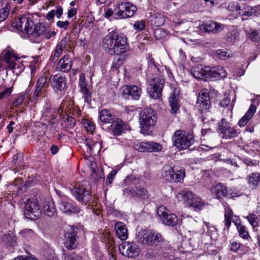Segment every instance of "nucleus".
Wrapping results in <instances>:
<instances>
[{
	"label": "nucleus",
	"mask_w": 260,
	"mask_h": 260,
	"mask_svg": "<svg viewBox=\"0 0 260 260\" xmlns=\"http://www.w3.org/2000/svg\"><path fill=\"white\" fill-rule=\"evenodd\" d=\"M87 183L86 181H83L77 183L71 189V192L75 199L85 203L88 202L91 199L89 190L85 187Z\"/></svg>",
	"instance_id": "9d476101"
},
{
	"label": "nucleus",
	"mask_w": 260,
	"mask_h": 260,
	"mask_svg": "<svg viewBox=\"0 0 260 260\" xmlns=\"http://www.w3.org/2000/svg\"><path fill=\"white\" fill-rule=\"evenodd\" d=\"M126 129V124L121 120H118L111 124L112 132L114 136L120 135Z\"/></svg>",
	"instance_id": "c756f323"
},
{
	"label": "nucleus",
	"mask_w": 260,
	"mask_h": 260,
	"mask_svg": "<svg viewBox=\"0 0 260 260\" xmlns=\"http://www.w3.org/2000/svg\"><path fill=\"white\" fill-rule=\"evenodd\" d=\"M139 179L134 175H130L125 178L124 180L125 185H135L137 184Z\"/></svg>",
	"instance_id": "603ef678"
},
{
	"label": "nucleus",
	"mask_w": 260,
	"mask_h": 260,
	"mask_svg": "<svg viewBox=\"0 0 260 260\" xmlns=\"http://www.w3.org/2000/svg\"><path fill=\"white\" fill-rule=\"evenodd\" d=\"M173 145L178 150H184L192 145L194 142L192 134L185 131L179 129L176 131L172 137Z\"/></svg>",
	"instance_id": "f03ea898"
},
{
	"label": "nucleus",
	"mask_w": 260,
	"mask_h": 260,
	"mask_svg": "<svg viewBox=\"0 0 260 260\" xmlns=\"http://www.w3.org/2000/svg\"><path fill=\"white\" fill-rule=\"evenodd\" d=\"M87 160L88 162H87V164L89 165L91 171L90 178H92L93 181L96 182L98 177L97 164L92 157H89Z\"/></svg>",
	"instance_id": "4c0bfd02"
},
{
	"label": "nucleus",
	"mask_w": 260,
	"mask_h": 260,
	"mask_svg": "<svg viewBox=\"0 0 260 260\" xmlns=\"http://www.w3.org/2000/svg\"><path fill=\"white\" fill-rule=\"evenodd\" d=\"M46 27L45 25L43 23H39L37 24L34 28V30L32 29V32L34 36H44L45 33L46 31Z\"/></svg>",
	"instance_id": "a19ab883"
},
{
	"label": "nucleus",
	"mask_w": 260,
	"mask_h": 260,
	"mask_svg": "<svg viewBox=\"0 0 260 260\" xmlns=\"http://www.w3.org/2000/svg\"><path fill=\"white\" fill-rule=\"evenodd\" d=\"M247 38L252 42L259 43L260 44V34L257 30H251L247 34Z\"/></svg>",
	"instance_id": "c03bdc74"
},
{
	"label": "nucleus",
	"mask_w": 260,
	"mask_h": 260,
	"mask_svg": "<svg viewBox=\"0 0 260 260\" xmlns=\"http://www.w3.org/2000/svg\"><path fill=\"white\" fill-rule=\"evenodd\" d=\"M113 118L114 116L107 110H102L100 113V119L102 122L111 123Z\"/></svg>",
	"instance_id": "58836bf2"
},
{
	"label": "nucleus",
	"mask_w": 260,
	"mask_h": 260,
	"mask_svg": "<svg viewBox=\"0 0 260 260\" xmlns=\"http://www.w3.org/2000/svg\"><path fill=\"white\" fill-rule=\"evenodd\" d=\"M190 24L191 23L187 21H179L175 23V26L182 31L187 30Z\"/></svg>",
	"instance_id": "09e8293b"
},
{
	"label": "nucleus",
	"mask_w": 260,
	"mask_h": 260,
	"mask_svg": "<svg viewBox=\"0 0 260 260\" xmlns=\"http://www.w3.org/2000/svg\"><path fill=\"white\" fill-rule=\"evenodd\" d=\"M72 61L68 55H64L58 61L56 69L58 71L61 72H69L72 67Z\"/></svg>",
	"instance_id": "5701e85b"
},
{
	"label": "nucleus",
	"mask_w": 260,
	"mask_h": 260,
	"mask_svg": "<svg viewBox=\"0 0 260 260\" xmlns=\"http://www.w3.org/2000/svg\"><path fill=\"white\" fill-rule=\"evenodd\" d=\"M256 107L254 105H251L245 114L239 120L238 124L240 127H243L251 119L256 111Z\"/></svg>",
	"instance_id": "cd10ccee"
},
{
	"label": "nucleus",
	"mask_w": 260,
	"mask_h": 260,
	"mask_svg": "<svg viewBox=\"0 0 260 260\" xmlns=\"http://www.w3.org/2000/svg\"><path fill=\"white\" fill-rule=\"evenodd\" d=\"M135 192L136 197L142 199H147L148 197L147 189L144 187L141 186H136Z\"/></svg>",
	"instance_id": "ea45409f"
},
{
	"label": "nucleus",
	"mask_w": 260,
	"mask_h": 260,
	"mask_svg": "<svg viewBox=\"0 0 260 260\" xmlns=\"http://www.w3.org/2000/svg\"><path fill=\"white\" fill-rule=\"evenodd\" d=\"M192 74L195 78L199 80H205L210 76L209 70L198 67L193 69Z\"/></svg>",
	"instance_id": "72a5a7b5"
},
{
	"label": "nucleus",
	"mask_w": 260,
	"mask_h": 260,
	"mask_svg": "<svg viewBox=\"0 0 260 260\" xmlns=\"http://www.w3.org/2000/svg\"><path fill=\"white\" fill-rule=\"evenodd\" d=\"M209 74L210 78H215L217 80L224 78L227 76L225 70L220 66H217L211 70H209Z\"/></svg>",
	"instance_id": "b1692460"
},
{
	"label": "nucleus",
	"mask_w": 260,
	"mask_h": 260,
	"mask_svg": "<svg viewBox=\"0 0 260 260\" xmlns=\"http://www.w3.org/2000/svg\"><path fill=\"white\" fill-rule=\"evenodd\" d=\"M136 239L143 245H155L161 241V235L155 231L142 230L136 234Z\"/></svg>",
	"instance_id": "20e7f679"
},
{
	"label": "nucleus",
	"mask_w": 260,
	"mask_h": 260,
	"mask_svg": "<svg viewBox=\"0 0 260 260\" xmlns=\"http://www.w3.org/2000/svg\"><path fill=\"white\" fill-rule=\"evenodd\" d=\"M172 182H180L185 177V169L179 166H174Z\"/></svg>",
	"instance_id": "f704fd0d"
},
{
	"label": "nucleus",
	"mask_w": 260,
	"mask_h": 260,
	"mask_svg": "<svg viewBox=\"0 0 260 260\" xmlns=\"http://www.w3.org/2000/svg\"><path fill=\"white\" fill-rule=\"evenodd\" d=\"M44 211L45 214L50 217L56 215V209L52 199H48L45 200L44 204Z\"/></svg>",
	"instance_id": "7c9ffc66"
},
{
	"label": "nucleus",
	"mask_w": 260,
	"mask_h": 260,
	"mask_svg": "<svg viewBox=\"0 0 260 260\" xmlns=\"http://www.w3.org/2000/svg\"><path fill=\"white\" fill-rule=\"evenodd\" d=\"M50 82L54 91L57 94H61L66 89L67 80L64 75L57 74L50 78Z\"/></svg>",
	"instance_id": "2eb2a0df"
},
{
	"label": "nucleus",
	"mask_w": 260,
	"mask_h": 260,
	"mask_svg": "<svg viewBox=\"0 0 260 260\" xmlns=\"http://www.w3.org/2000/svg\"><path fill=\"white\" fill-rule=\"evenodd\" d=\"M212 191L215 193L218 199L228 196L226 187L221 183L217 184L213 187Z\"/></svg>",
	"instance_id": "473e14b6"
},
{
	"label": "nucleus",
	"mask_w": 260,
	"mask_h": 260,
	"mask_svg": "<svg viewBox=\"0 0 260 260\" xmlns=\"http://www.w3.org/2000/svg\"><path fill=\"white\" fill-rule=\"evenodd\" d=\"M12 92V88H8L0 93V100L4 97L8 96Z\"/></svg>",
	"instance_id": "338daca9"
},
{
	"label": "nucleus",
	"mask_w": 260,
	"mask_h": 260,
	"mask_svg": "<svg viewBox=\"0 0 260 260\" xmlns=\"http://www.w3.org/2000/svg\"><path fill=\"white\" fill-rule=\"evenodd\" d=\"M164 86V80L160 77H154L149 83L148 92L151 98L159 100L162 96V90Z\"/></svg>",
	"instance_id": "1a4fd4ad"
},
{
	"label": "nucleus",
	"mask_w": 260,
	"mask_h": 260,
	"mask_svg": "<svg viewBox=\"0 0 260 260\" xmlns=\"http://www.w3.org/2000/svg\"><path fill=\"white\" fill-rule=\"evenodd\" d=\"M173 169L174 167H171L170 165L164 166L161 170V177L165 180L172 182L173 180Z\"/></svg>",
	"instance_id": "e433bc0d"
},
{
	"label": "nucleus",
	"mask_w": 260,
	"mask_h": 260,
	"mask_svg": "<svg viewBox=\"0 0 260 260\" xmlns=\"http://www.w3.org/2000/svg\"><path fill=\"white\" fill-rule=\"evenodd\" d=\"M218 124L217 132L222 136L223 139H231L237 137L240 133V131L236 126H231L224 118L221 119Z\"/></svg>",
	"instance_id": "6e6552de"
},
{
	"label": "nucleus",
	"mask_w": 260,
	"mask_h": 260,
	"mask_svg": "<svg viewBox=\"0 0 260 260\" xmlns=\"http://www.w3.org/2000/svg\"><path fill=\"white\" fill-rule=\"evenodd\" d=\"M239 32L237 30L229 31L225 36V40L231 44H234L238 40Z\"/></svg>",
	"instance_id": "79ce46f5"
},
{
	"label": "nucleus",
	"mask_w": 260,
	"mask_h": 260,
	"mask_svg": "<svg viewBox=\"0 0 260 260\" xmlns=\"http://www.w3.org/2000/svg\"><path fill=\"white\" fill-rule=\"evenodd\" d=\"M215 56L220 59L226 60L230 57H232L233 53L231 51L219 49L216 51Z\"/></svg>",
	"instance_id": "37998d69"
},
{
	"label": "nucleus",
	"mask_w": 260,
	"mask_h": 260,
	"mask_svg": "<svg viewBox=\"0 0 260 260\" xmlns=\"http://www.w3.org/2000/svg\"><path fill=\"white\" fill-rule=\"evenodd\" d=\"M120 252L124 256L129 258H136L140 253L139 246L133 242H124L119 247Z\"/></svg>",
	"instance_id": "9b49d317"
},
{
	"label": "nucleus",
	"mask_w": 260,
	"mask_h": 260,
	"mask_svg": "<svg viewBox=\"0 0 260 260\" xmlns=\"http://www.w3.org/2000/svg\"><path fill=\"white\" fill-rule=\"evenodd\" d=\"M79 86L80 87V92L83 95L84 101L87 103L91 104V92L89 86L85 81H79Z\"/></svg>",
	"instance_id": "bb28decb"
},
{
	"label": "nucleus",
	"mask_w": 260,
	"mask_h": 260,
	"mask_svg": "<svg viewBox=\"0 0 260 260\" xmlns=\"http://www.w3.org/2000/svg\"><path fill=\"white\" fill-rule=\"evenodd\" d=\"M157 215L163 224L168 226H174L178 223V218L173 213H171L164 206H160L157 210Z\"/></svg>",
	"instance_id": "f8f14e48"
},
{
	"label": "nucleus",
	"mask_w": 260,
	"mask_h": 260,
	"mask_svg": "<svg viewBox=\"0 0 260 260\" xmlns=\"http://www.w3.org/2000/svg\"><path fill=\"white\" fill-rule=\"evenodd\" d=\"M75 229L77 230L76 228L72 226L64 234L66 239L65 244L69 249L75 248L78 244L76 233L75 231Z\"/></svg>",
	"instance_id": "a211bd4d"
},
{
	"label": "nucleus",
	"mask_w": 260,
	"mask_h": 260,
	"mask_svg": "<svg viewBox=\"0 0 260 260\" xmlns=\"http://www.w3.org/2000/svg\"><path fill=\"white\" fill-rule=\"evenodd\" d=\"M145 22L143 20L137 21L134 24V27L137 32H140L145 29Z\"/></svg>",
	"instance_id": "13d9d810"
},
{
	"label": "nucleus",
	"mask_w": 260,
	"mask_h": 260,
	"mask_svg": "<svg viewBox=\"0 0 260 260\" xmlns=\"http://www.w3.org/2000/svg\"><path fill=\"white\" fill-rule=\"evenodd\" d=\"M248 185L252 189H256L260 184V173H252L246 177Z\"/></svg>",
	"instance_id": "c85d7f7f"
},
{
	"label": "nucleus",
	"mask_w": 260,
	"mask_h": 260,
	"mask_svg": "<svg viewBox=\"0 0 260 260\" xmlns=\"http://www.w3.org/2000/svg\"><path fill=\"white\" fill-rule=\"evenodd\" d=\"M200 29L205 32L217 33L223 29V26L220 23L211 21L209 22L204 23L200 26Z\"/></svg>",
	"instance_id": "4be33fe9"
},
{
	"label": "nucleus",
	"mask_w": 260,
	"mask_h": 260,
	"mask_svg": "<svg viewBox=\"0 0 260 260\" xmlns=\"http://www.w3.org/2000/svg\"><path fill=\"white\" fill-rule=\"evenodd\" d=\"M180 94V90L177 87L173 89V92L171 93L169 103L171 107V113L176 114L179 109V105L178 104V96Z\"/></svg>",
	"instance_id": "6ab92c4d"
},
{
	"label": "nucleus",
	"mask_w": 260,
	"mask_h": 260,
	"mask_svg": "<svg viewBox=\"0 0 260 260\" xmlns=\"http://www.w3.org/2000/svg\"><path fill=\"white\" fill-rule=\"evenodd\" d=\"M118 3L114 9L115 18L123 19L133 16L137 11L136 6L125 0H117Z\"/></svg>",
	"instance_id": "39448f33"
},
{
	"label": "nucleus",
	"mask_w": 260,
	"mask_h": 260,
	"mask_svg": "<svg viewBox=\"0 0 260 260\" xmlns=\"http://www.w3.org/2000/svg\"><path fill=\"white\" fill-rule=\"evenodd\" d=\"M12 25L23 33L30 34L32 32L34 23L27 17L22 16L16 18L12 23Z\"/></svg>",
	"instance_id": "ddd939ff"
},
{
	"label": "nucleus",
	"mask_w": 260,
	"mask_h": 260,
	"mask_svg": "<svg viewBox=\"0 0 260 260\" xmlns=\"http://www.w3.org/2000/svg\"><path fill=\"white\" fill-rule=\"evenodd\" d=\"M2 240L8 246H14L16 244L17 238L13 232L9 231L3 235Z\"/></svg>",
	"instance_id": "2f4dec72"
},
{
	"label": "nucleus",
	"mask_w": 260,
	"mask_h": 260,
	"mask_svg": "<svg viewBox=\"0 0 260 260\" xmlns=\"http://www.w3.org/2000/svg\"><path fill=\"white\" fill-rule=\"evenodd\" d=\"M149 22L154 26H161L165 22L164 16L158 13H154L149 17Z\"/></svg>",
	"instance_id": "c9c22d12"
},
{
	"label": "nucleus",
	"mask_w": 260,
	"mask_h": 260,
	"mask_svg": "<svg viewBox=\"0 0 260 260\" xmlns=\"http://www.w3.org/2000/svg\"><path fill=\"white\" fill-rule=\"evenodd\" d=\"M231 102V97L230 95H225V97L220 101V105L222 107H227Z\"/></svg>",
	"instance_id": "0e129e2a"
},
{
	"label": "nucleus",
	"mask_w": 260,
	"mask_h": 260,
	"mask_svg": "<svg viewBox=\"0 0 260 260\" xmlns=\"http://www.w3.org/2000/svg\"><path fill=\"white\" fill-rule=\"evenodd\" d=\"M26 97L25 93H20L18 95L17 98L13 101V104L14 106H18L22 104Z\"/></svg>",
	"instance_id": "6e6d98bb"
},
{
	"label": "nucleus",
	"mask_w": 260,
	"mask_h": 260,
	"mask_svg": "<svg viewBox=\"0 0 260 260\" xmlns=\"http://www.w3.org/2000/svg\"><path fill=\"white\" fill-rule=\"evenodd\" d=\"M115 229L117 236L121 240L127 239L128 234L126 225L121 222H118L115 224Z\"/></svg>",
	"instance_id": "a878e982"
},
{
	"label": "nucleus",
	"mask_w": 260,
	"mask_h": 260,
	"mask_svg": "<svg viewBox=\"0 0 260 260\" xmlns=\"http://www.w3.org/2000/svg\"><path fill=\"white\" fill-rule=\"evenodd\" d=\"M237 228L239 236L243 239H247L249 237V234L245 226L239 223L237 225Z\"/></svg>",
	"instance_id": "de8ad7c7"
},
{
	"label": "nucleus",
	"mask_w": 260,
	"mask_h": 260,
	"mask_svg": "<svg viewBox=\"0 0 260 260\" xmlns=\"http://www.w3.org/2000/svg\"><path fill=\"white\" fill-rule=\"evenodd\" d=\"M123 58L120 57H115L113 60L112 65L111 66L112 70L113 71H117L118 69L123 64Z\"/></svg>",
	"instance_id": "a18cd8bd"
},
{
	"label": "nucleus",
	"mask_w": 260,
	"mask_h": 260,
	"mask_svg": "<svg viewBox=\"0 0 260 260\" xmlns=\"http://www.w3.org/2000/svg\"><path fill=\"white\" fill-rule=\"evenodd\" d=\"M70 23L68 21H58L56 23V25L58 27L60 28H63L64 29H66Z\"/></svg>",
	"instance_id": "69168bd1"
},
{
	"label": "nucleus",
	"mask_w": 260,
	"mask_h": 260,
	"mask_svg": "<svg viewBox=\"0 0 260 260\" xmlns=\"http://www.w3.org/2000/svg\"><path fill=\"white\" fill-rule=\"evenodd\" d=\"M3 54L4 55L5 61L8 64V68L12 70L13 73L16 72V61L19 58L16 57L13 52L8 49L5 50L3 52Z\"/></svg>",
	"instance_id": "412c9836"
},
{
	"label": "nucleus",
	"mask_w": 260,
	"mask_h": 260,
	"mask_svg": "<svg viewBox=\"0 0 260 260\" xmlns=\"http://www.w3.org/2000/svg\"><path fill=\"white\" fill-rule=\"evenodd\" d=\"M247 219L250 224L253 227H256L258 225V218L257 216L254 214H250L247 216Z\"/></svg>",
	"instance_id": "5fc2aeb1"
},
{
	"label": "nucleus",
	"mask_w": 260,
	"mask_h": 260,
	"mask_svg": "<svg viewBox=\"0 0 260 260\" xmlns=\"http://www.w3.org/2000/svg\"><path fill=\"white\" fill-rule=\"evenodd\" d=\"M139 120L141 132L147 134L153 129L157 117L153 110L147 108L141 112Z\"/></svg>",
	"instance_id": "7ed1b4c3"
},
{
	"label": "nucleus",
	"mask_w": 260,
	"mask_h": 260,
	"mask_svg": "<svg viewBox=\"0 0 260 260\" xmlns=\"http://www.w3.org/2000/svg\"><path fill=\"white\" fill-rule=\"evenodd\" d=\"M179 195L181 196L185 205L194 211L201 210L204 205L202 199L193 195L191 191L182 190Z\"/></svg>",
	"instance_id": "423d86ee"
},
{
	"label": "nucleus",
	"mask_w": 260,
	"mask_h": 260,
	"mask_svg": "<svg viewBox=\"0 0 260 260\" xmlns=\"http://www.w3.org/2000/svg\"><path fill=\"white\" fill-rule=\"evenodd\" d=\"M162 146L157 143L148 142V152H158L161 150Z\"/></svg>",
	"instance_id": "49530a36"
},
{
	"label": "nucleus",
	"mask_w": 260,
	"mask_h": 260,
	"mask_svg": "<svg viewBox=\"0 0 260 260\" xmlns=\"http://www.w3.org/2000/svg\"><path fill=\"white\" fill-rule=\"evenodd\" d=\"M233 212L232 210H227L224 214L225 225L229 228L231 224V219L232 218Z\"/></svg>",
	"instance_id": "864d4df0"
},
{
	"label": "nucleus",
	"mask_w": 260,
	"mask_h": 260,
	"mask_svg": "<svg viewBox=\"0 0 260 260\" xmlns=\"http://www.w3.org/2000/svg\"><path fill=\"white\" fill-rule=\"evenodd\" d=\"M82 124L84 127L90 133H92L95 129V125L93 124V123L88 120V119H83L82 121Z\"/></svg>",
	"instance_id": "8fccbe9b"
},
{
	"label": "nucleus",
	"mask_w": 260,
	"mask_h": 260,
	"mask_svg": "<svg viewBox=\"0 0 260 260\" xmlns=\"http://www.w3.org/2000/svg\"><path fill=\"white\" fill-rule=\"evenodd\" d=\"M8 6L6 5L5 7L0 10V22L5 20L9 14Z\"/></svg>",
	"instance_id": "4d7b16f0"
},
{
	"label": "nucleus",
	"mask_w": 260,
	"mask_h": 260,
	"mask_svg": "<svg viewBox=\"0 0 260 260\" xmlns=\"http://www.w3.org/2000/svg\"><path fill=\"white\" fill-rule=\"evenodd\" d=\"M47 79L45 76H41L37 80L34 93V100L36 101L39 99L47 96V89L48 87Z\"/></svg>",
	"instance_id": "dca6fc26"
},
{
	"label": "nucleus",
	"mask_w": 260,
	"mask_h": 260,
	"mask_svg": "<svg viewBox=\"0 0 260 260\" xmlns=\"http://www.w3.org/2000/svg\"><path fill=\"white\" fill-rule=\"evenodd\" d=\"M56 33L55 31H50V30H48L47 29H46V31L43 37L45 39H49L51 37H54L56 35Z\"/></svg>",
	"instance_id": "774afa93"
},
{
	"label": "nucleus",
	"mask_w": 260,
	"mask_h": 260,
	"mask_svg": "<svg viewBox=\"0 0 260 260\" xmlns=\"http://www.w3.org/2000/svg\"><path fill=\"white\" fill-rule=\"evenodd\" d=\"M120 92L123 96L127 95L134 100H137L140 97L142 90L136 85H125L120 88Z\"/></svg>",
	"instance_id": "f3484780"
},
{
	"label": "nucleus",
	"mask_w": 260,
	"mask_h": 260,
	"mask_svg": "<svg viewBox=\"0 0 260 260\" xmlns=\"http://www.w3.org/2000/svg\"><path fill=\"white\" fill-rule=\"evenodd\" d=\"M134 148L140 152H148V142H138L134 145Z\"/></svg>",
	"instance_id": "3c124183"
},
{
	"label": "nucleus",
	"mask_w": 260,
	"mask_h": 260,
	"mask_svg": "<svg viewBox=\"0 0 260 260\" xmlns=\"http://www.w3.org/2000/svg\"><path fill=\"white\" fill-rule=\"evenodd\" d=\"M210 106V94L207 89L202 90L199 93L196 108L200 113L207 112Z\"/></svg>",
	"instance_id": "4468645a"
},
{
	"label": "nucleus",
	"mask_w": 260,
	"mask_h": 260,
	"mask_svg": "<svg viewBox=\"0 0 260 260\" xmlns=\"http://www.w3.org/2000/svg\"><path fill=\"white\" fill-rule=\"evenodd\" d=\"M235 11L237 14L247 17L252 16L255 12L251 7L244 4L236 5L235 7Z\"/></svg>",
	"instance_id": "393cba45"
},
{
	"label": "nucleus",
	"mask_w": 260,
	"mask_h": 260,
	"mask_svg": "<svg viewBox=\"0 0 260 260\" xmlns=\"http://www.w3.org/2000/svg\"><path fill=\"white\" fill-rule=\"evenodd\" d=\"M24 204V215L27 218L35 219L40 216L41 210L38 205L37 194L27 199Z\"/></svg>",
	"instance_id": "0eeeda50"
},
{
	"label": "nucleus",
	"mask_w": 260,
	"mask_h": 260,
	"mask_svg": "<svg viewBox=\"0 0 260 260\" xmlns=\"http://www.w3.org/2000/svg\"><path fill=\"white\" fill-rule=\"evenodd\" d=\"M102 46L108 53L112 55L119 56L129 50L126 37L115 31L109 32L104 38Z\"/></svg>",
	"instance_id": "f257e3e1"
},
{
	"label": "nucleus",
	"mask_w": 260,
	"mask_h": 260,
	"mask_svg": "<svg viewBox=\"0 0 260 260\" xmlns=\"http://www.w3.org/2000/svg\"><path fill=\"white\" fill-rule=\"evenodd\" d=\"M166 35V31L162 28H157L154 31V35L156 39L160 40Z\"/></svg>",
	"instance_id": "bf43d9fd"
},
{
	"label": "nucleus",
	"mask_w": 260,
	"mask_h": 260,
	"mask_svg": "<svg viewBox=\"0 0 260 260\" xmlns=\"http://www.w3.org/2000/svg\"><path fill=\"white\" fill-rule=\"evenodd\" d=\"M241 244L236 241H231L229 244V247L231 251L236 252L240 248Z\"/></svg>",
	"instance_id": "680f3d73"
},
{
	"label": "nucleus",
	"mask_w": 260,
	"mask_h": 260,
	"mask_svg": "<svg viewBox=\"0 0 260 260\" xmlns=\"http://www.w3.org/2000/svg\"><path fill=\"white\" fill-rule=\"evenodd\" d=\"M135 193V189L131 187L125 188L123 190V194L125 197L131 196L132 197H136Z\"/></svg>",
	"instance_id": "052dcab7"
},
{
	"label": "nucleus",
	"mask_w": 260,
	"mask_h": 260,
	"mask_svg": "<svg viewBox=\"0 0 260 260\" xmlns=\"http://www.w3.org/2000/svg\"><path fill=\"white\" fill-rule=\"evenodd\" d=\"M60 210L64 213L71 214L78 213L79 208L68 199H62L59 203Z\"/></svg>",
	"instance_id": "aec40b11"
},
{
	"label": "nucleus",
	"mask_w": 260,
	"mask_h": 260,
	"mask_svg": "<svg viewBox=\"0 0 260 260\" xmlns=\"http://www.w3.org/2000/svg\"><path fill=\"white\" fill-rule=\"evenodd\" d=\"M69 42L70 38L66 36L60 41L58 45H59L61 47H62L65 49H66L68 46L69 48H70L69 45L68 44V43Z\"/></svg>",
	"instance_id": "e2e57ef3"
}]
</instances>
